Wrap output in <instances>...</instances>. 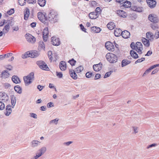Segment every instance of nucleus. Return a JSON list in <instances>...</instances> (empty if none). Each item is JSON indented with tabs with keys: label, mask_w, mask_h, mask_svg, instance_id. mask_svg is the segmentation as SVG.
<instances>
[{
	"label": "nucleus",
	"mask_w": 159,
	"mask_h": 159,
	"mask_svg": "<svg viewBox=\"0 0 159 159\" xmlns=\"http://www.w3.org/2000/svg\"><path fill=\"white\" fill-rule=\"evenodd\" d=\"M57 16L56 12L53 10L51 11L49 13L48 17H47V20H48L51 23H54L57 21Z\"/></svg>",
	"instance_id": "nucleus-1"
},
{
	"label": "nucleus",
	"mask_w": 159,
	"mask_h": 159,
	"mask_svg": "<svg viewBox=\"0 0 159 159\" xmlns=\"http://www.w3.org/2000/svg\"><path fill=\"white\" fill-rule=\"evenodd\" d=\"M106 57L107 61L110 63H116L118 60L117 56L112 53H107L106 55Z\"/></svg>",
	"instance_id": "nucleus-2"
},
{
	"label": "nucleus",
	"mask_w": 159,
	"mask_h": 159,
	"mask_svg": "<svg viewBox=\"0 0 159 159\" xmlns=\"http://www.w3.org/2000/svg\"><path fill=\"white\" fill-rule=\"evenodd\" d=\"M34 78V74L33 72H31L27 76L24 77L23 79L25 85H28L31 84Z\"/></svg>",
	"instance_id": "nucleus-3"
},
{
	"label": "nucleus",
	"mask_w": 159,
	"mask_h": 159,
	"mask_svg": "<svg viewBox=\"0 0 159 159\" xmlns=\"http://www.w3.org/2000/svg\"><path fill=\"white\" fill-rule=\"evenodd\" d=\"M39 55V52L36 51H34L31 52H27L25 54L22 55V57L23 58L30 57L32 58H35L38 57Z\"/></svg>",
	"instance_id": "nucleus-4"
},
{
	"label": "nucleus",
	"mask_w": 159,
	"mask_h": 159,
	"mask_svg": "<svg viewBox=\"0 0 159 159\" xmlns=\"http://www.w3.org/2000/svg\"><path fill=\"white\" fill-rule=\"evenodd\" d=\"M143 49V45L142 43L138 42L136 43L135 50L139 54H141L142 53V50Z\"/></svg>",
	"instance_id": "nucleus-5"
},
{
	"label": "nucleus",
	"mask_w": 159,
	"mask_h": 159,
	"mask_svg": "<svg viewBox=\"0 0 159 159\" xmlns=\"http://www.w3.org/2000/svg\"><path fill=\"white\" fill-rule=\"evenodd\" d=\"M148 19L150 21L154 23H157L158 21L157 17L154 14H150L148 16Z\"/></svg>",
	"instance_id": "nucleus-6"
},
{
	"label": "nucleus",
	"mask_w": 159,
	"mask_h": 159,
	"mask_svg": "<svg viewBox=\"0 0 159 159\" xmlns=\"http://www.w3.org/2000/svg\"><path fill=\"white\" fill-rule=\"evenodd\" d=\"M25 37L27 40L29 42L33 43L35 42V38L30 34H26Z\"/></svg>",
	"instance_id": "nucleus-7"
},
{
	"label": "nucleus",
	"mask_w": 159,
	"mask_h": 159,
	"mask_svg": "<svg viewBox=\"0 0 159 159\" xmlns=\"http://www.w3.org/2000/svg\"><path fill=\"white\" fill-rule=\"evenodd\" d=\"M52 44L54 46H58L60 44V41L59 38L56 37H53L51 39Z\"/></svg>",
	"instance_id": "nucleus-8"
},
{
	"label": "nucleus",
	"mask_w": 159,
	"mask_h": 159,
	"mask_svg": "<svg viewBox=\"0 0 159 159\" xmlns=\"http://www.w3.org/2000/svg\"><path fill=\"white\" fill-rule=\"evenodd\" d=\"M105 47L107 49L110 51H113L114 50V46L112 43L108 42L105 43Z\"/></svg>",
	"instance_id": "nucleus-9"
},
{
	"label": "nucleus",
	"mask_w": 159,
	"mask_h": 159,
	"mask_svg": "<svg viewBox=\"0 0 159 159\" xmlns=\"http://www.w3.org/2000/svg\"><path fill=\"white\" fill-rule=\"evenodd\" d=\"M38 17L39 20L43 22L47 20V17L42 12H39L38 13Z\"/></svg>",
	"instance_id": "nucleus-10"
},
{
	"label": "nucleus",
	"mask_w": 159,
	"mask_h": 159,
	"mask_svg": "<svg viewBox=\"0 0 159 159\" xmlns=\"http://www.w3.org/2000/svg\"><path fill=\"white\" fill-rule=\"evenodd\" d=\"M102 66V64L100 62L98 64L94 65L93 66V68L94 71H98L101 70Z\"/></svg>",
	"instance_id": "nucleus-11"
},
{
	"label": "nucleus",
	"mask_w": 159,
	"mask_h": 159,
	"mask_svg": "<svg viewBox=\"0 0 159 159\" xmlns=\"http://www.w3.org/2000/svg\"><path fill=\"white\" fill-rule=\"evenodd\" d=\"M147 2L148 6L151 8L155 7L156 4V2L154 0H147Z\"/></svg>",
	"instance_id": "nucleus-12"
},
{
	"label": "nucleus",
	"mask_w": 159,
	"mask_h": 159,
	"mask_svg": "<svg viewBox=\"0 0 159 159\" xmlns=\"http://www.w3.org/2000/svg\"><path fill=\"white\" fill-rule=\"evenodd\" d=\"M41 142L38 140H34L30 143V145L32 147L35 148L40 145Z\"/></svg>",
	"instance_id": "nucleus-13"
},
{
	"label": "nucleus",
	"mask_w": 159,
	"mask_h": 159,
	"mask_svg": "<svg viewBox=\"0 0 159 159\" xmlns=\"http://www.w3.org/2000/svg\"><path fill=\"white\" fill-rule=\"evenodd\" d=\"M59 67L60 69L62 71L65 70L66 68V63L63 61H61L59 64Z\"/></svg>",
	"instance_id": "nucleus-14"
},
{
	"label": "nucleus",
	"mask_w": 159,
	"mask_h": 159,
	"mask_svg": "<svg viewBox=\"0 0 159 159\" xmlns=\"http://www.w3.org/2000/svg\"><path fill=\"white\" fill-rule=\"evenodd\" d=\"M117 14L120 17L125 18L126 17L127 14L122 10H119L117 11Z\"/></svg>",
	"instance_id": "nucleus-15"
},
{
	"label": "nucleus",
	"mask_w": 159,
	"mask_h": 159,
	"mask_svg": "<svg viewBox=\"0 0 159 159\" xmlns=\"http://www.w3.org/2000/svg\"><path fill=\"white\" fill-rule=\"evenodd\" d=\"M122 37L125 39H127L130 36V33L126 30H124L122 32Z\"/></svg>",
	"instance_id": "nucleus-16"
},
{
	"label": "nucleus",
	"mask_w": 159,
	"mask_h": 159,
	"mask_svg": "<svg viewBox=\"0 0 159 159\" xmlns=\"http://www.w3.org/2000/svg\"><path fill=\"white\" fill-rule=\"evenodd\" d=\"M69 72L71 77L74 80H76L77 79V75L73 70H70Z\"/></svg>",
	"instance_id": "nucleus-17"
},
{
	"label": "nucleus",
	"mask_w": 159,
	"mask_h": 159,
	"mask_svg": "<svg viewBox=\"0 0 159 159\" xmlns=\"http://www.w3.org/2000/svg\"><path fill=\"white\" fill-rule=\"evenodd\" d=\"M146 37L150 40H153L154 36L153 34L151 32H147L146 33Z\"/></svg>",
	"instance_id": "nucleus-18"
},
{
	"label": "nucleus",
	"mask_w": 159,
	"mask_h": 159,
	"mask_svg": "<svg viewBox=\"0 0 159 159\" xmlns=\"http://www.w3.org/2000/svg\"><path fill=\"white\" fill-rule=\"evenodd\" d=\"M30 15V10L29 9L26 8L24 11V19L25 20H27Z\"/></svg>",
	"instance_id": "nucleus-19"
},
{
	"label": "nucleus",
	"mask_w": 159,
	"mask_h": 159,
	"mask_svg": "<svg viewBox=\"0 0 159 159\" xmlns=\"http://www.w3.org/2000/svg\"><path fill=\"white\" fill-rule=\"evenodd\" d=\"M98 17V15L96 13V12H91L89 14V18L92 19H96Z\"/></svg>",
	"instance_id": "nucleus-20"
},
{
	"label": "nucleus",
	"mask_w": 159,
	"mask_h": 159,
	"mask_svg": "<svg viewBox=\"0 0 159 159\" xmlns=\"http://www.w3.org/2000/svg\"><path fill=\"white\" fill-rule=\"evenodd\" d=\"M11 80L14 83L18 84L20 82L19 77L16 75H14L11 78Z\"/></svg>",
	"instance_id": "nucleus-21"
},
{
	"label": "nucleus",
	"mask_w": 159,
	"mask_h": 159,
	"mask_svg": "<svg viewBox=\"0 0 159 159\" xmlns=\"http://www.w3.org/2000/svg\"><path fill=\"white\" fill-rule=\"evenodd\" d=\"M122 31L120 29L116 28L114 31V34L116 37H119L122 35Z\"/></svg>",
	"instance_id": "nucleus-22"
},
{
	"label": "nucleus",
	"mask_w": 159,
	"mask_h": 159,
	"mask_svg": "<svg viewBox=\"0 0 159 159\" xmlns=\"http://www.w3.org/2000/svg\"><path fill=\"white\" fill-rule=\"evenodd\" d=\"M9 74L7 70H5L2 72L1 74V77L2 78H7L9 77Z\"/></svg>",
	"instance_id": "nucleus-23"
},
{
	"label": "nucleus",
	"mask_w": 159,
	"mask_h": 159,
	"mask_svg": "<svg viewBox=\"0 0 159 159\" xmlns=\"http://www.w3.org/2000/svg\"><path fill=\"white\" fill-rule=\"evenodd\" d=\"M11 106L12 108H14L16 102V98L14 95L11 96Z\"/></svg>",
	"instance_id": "nucleus-24"
},
{
	"label": "nucleus",
	"mask_w": 159,
	"mask_h": 159,
	"mask_svg": "<svg viewBox=\"0 0 159 159\" xmlns=\"http://www.w3.org/2000/svg\"><path fill=\"white\" fill-rule=\"evenodd\" d=\"M131 61L127 59H123L121 62V66L124 67L131 63Z\"/></svg>",
	"instance_id": "nucleus-25"
},
{
	"label": "nucleus",
	"mask_w": 159,
	"mask_h": 159,
	"mask_svg": "<svg viewBox=\"0 0 159 159\" xmlns=\"http://www.w3.org/2000/svg\"><path fill=\"white\" fill-rule=\"evenodd\" d=\"M142 41L144 45L147 47H148L149 46V41L147 39L145 38L142 39Z\"/></svg>",
	"instance_id": "nucleus-26"
},
{
	"label": "nucleus",
	"mask_w": 159,
	"mask_h": 159,
	"mask_svg": "<svg viewBox=\"0 0 159 159\" xmlns=\"http://www.w3.org/2000/svg\"><path fill=\"white\" fill-rule=\"evenodd\" d=\"M130 53L131 57L134 59L137 58L139 57L138 54L133 50H131L130 51Z\"/></svg>",
	"instance_id": "nucleus-27"
},
{
	"label": "nucleus",
	"mask_w": 159,
	"mask_h": 159,
	"mask_svg": "<svg viewBox=\"0 0 159 159\" xmlns=\"http://www.w3.org/2000/svg\"><path fill=\"white\" fill-rule=\"evenodd\" d=\"M107 27L110 30H112L114 28L115 25L113 22H110L107 24Z\"/></svg>",
	"instance_id": "nucleus-28"
},
{
	"label": "nucleus",
	"mask_w": 159,
	"mask_h": 159,
	"mask_svg": "<svg viewBox=\"0 0 159 159\" xmlns=\"http://www.w3.org/2000/svg\"><path fill=\"white\" fill-rule=\"evenodd\" d=\"M123 3L122 6L125 7L129 8L131 6V3L129 1H127L123 2Z\"/></svg>",
	"instance_id": "nucleus-29"
},
{
	"label": "nucleus",
	"mask_w": 159,
	"mask_h": 159,
	"mask_svg": "<svg viewBox=\"0 0 159 159\" xmlns=\"http://www.w3.org/2000/svg\"><path fill=\"white\" fill-rule=\"evenodd\" d=\"M91 30L93 32L96 33H99L101 31V29L100 28L96 26L92 27Z\"/></svg>",
	"instance_id": "nucleus-30"
},
{
	"label": "nucleus",
	"mask_w": 159,
	"mask_h": 159,
	"mask_svg": "<svg viewBox=\"0 0 159 159\" xmlns=\"http://www.w3.org/2000/svg\"><path fill=\"white\" fill-rule=\"evenodd\" d=\"M38 3L41 7H44L46 4V1L45 0H38Z\"/></svg>",
	"instance_id": "nucleus-31"
},
{
	"label": "nucleus",
	"mask_w": 159,
	"mask_h": 159,
	"mask_svg": "<svg viewBox=\"0 0 159 159\" xmlns=\"http://www.w3.org/2000/svg\"><path fill=\"white\" fill-rule=\"evenodd\" d=\"M15 91L19 93H21V89L20 86L19 85L15 86L14 87Z\"/></svg>",
	"instance_id": "nucleus-32"
},
{
	"label": "nucleus",
	"mask_w": 159,
	"mask_h": 159,
	"mask_svg": "<svg viewBox=\"0 0 159 159\" xmlns=\"http://www.w3.org/2000/svg\"><path fill=\"white\" fill-rule=\"evenodd\" d=\"M49 32L48 27H45L43 30V35L48 36Z\"/></svg>",
	"instance_id": "nucleus-33"
},
{
	"label": "nucleus",
	"mask_w": 159,
	"mask_h": 159,
	"mask_svg": "<svg viewBox=\"0 0 159 159\" xmlns=\"http://www.w3.org/2000/svg\"><path fill=\"white\" fill-rule=\"evenodd\" d=\"M84 69V68L82 66H80L76 69L75 71L77 73H79L81 72Z\"/></svg>",
	"instance_id": "nucleus-34"
},
{
	"label": "nucleus",
	"mask_w": 159,
	"mask_h": 159,
	"mask_svg": "<svg viewBox=\"0 0 159 159\" xmlns=\"http://www.w3.org/2000/svg\"><path fill=\"white\" fill-rule=\"evenodd\" d=\"M58 120L59 119L58 118H56L51 120L49 122V124H54L55 125H57Z\"/></svg>",
	"instance_id": "nucleus-35"
},
{
	"label": "nucleus",
	"mask_w": 159,
	"mask_h": 159,
	"mask_svg": "<svg viewBox=\"0 0 159 159\" xmlns=\"http://www.w3.org/2000/svg\"><path fill=\"white\" fill-rule=\"evenodd\" d=\"M152 69H153V68H152V67L151 66L145 71V72L143 75V76H145V75H146L148 74L150 72L151 70Z\"/></svg>",
	"instance_id": "nucleus-36"
},
{
	"label": "nucleus",
	"mask_w": 159,
	"mask_h": 159,
	"mask_svg": "<svg viewBox=\"0 0 159 159\" xmlns=\"http://www.w3.org/2000/svg\"><path fill=\"white\" fill-rule=\"evenodd\" d=\"M6 110L7 111H7L6 112H5V114L6 116H8L9 115H10V111H10V105H7V107Z\"/></svg>",
	"instance_id": "nucleus-37"
},
{
	"label": "nucleus",
	"mask_w": 159,
	"mask_h": 159,
	"mask_svg": "<svg viewBox=\"0 0 159 159\" xmlns=\"http://www.w3.org/2000/svg\"><path fill=\"white\" fill-rule=\"evenodd\" d=\"M39 47H41V48L43 50H45V46L44 42L43 41H40L39 43Z\"/></svg>",
	"instance_id": "nucleus-38"
},
{
	"label": "nucleus",
	"mask_w": 159,
	"mask_h": 159,
	"mask_svg": "<svg viewBox=\"0 0 159 159\" xmlns=\"http://www.w3.org/2000/svg\"><path fill=\"white\" fill-rule=\"evenodd\" d=\"M68 62L70 63L72 66H74L76 63V61L74 59H72L68 61Z\"/></svg>",
	"instance_id": "nucleus-39"
},
{
	"label": "nucleus",
	"mask_w": 159,
	"mask_h": 159,
	"mask_svg": "<svg viewBox=\"0 0 159 159\" xmlns=\"http://www.w3.org/2000/svg\"><path fill=\"white\" fill-rule=\"evenodd\" d=\"M45 63L44 61H38L37 64L40 68H43L42 65H43Z\"/></svg>",
	"instance_id": "nucleus-40"
},
{
	"label": "nucleus",
	"mask_w": 159,
	"mask_h": 159,
	"mask_svg": "<svg viewBox=\"0 0 159 159\" xmlns=\"http://www.w3.org/2000/svg\"><path fill=\"white\" fill-rule=\"evenodd\" d=\"M52 53L51 51H49L48 52V56L50 61H52L53 60V57L52 56Z\"/></svg>",
	"instance_id": "nucleus-41"
},
{
	"label": "nucleus",
	"mask_w": 159,
	"mask_h": 159,
	"mask_svg": "<svg viewBox=\"0 0 159 159\" xmlns=\"http://www.w3.org/2000/svg\"><path fill=\"white\" fill-rule=\"evenodd\" d=\"M93 76V73L91 72H88L86 73L85 76L87 78H90Z\"/></svg>",
	"instance_id": "nucleus-42"
},
{
	"label": "nucleus",
	"mask_w": 159,
	"mask_h": 159,
	"mask_svg": "<svg viewBox=\"0 0 159 159\" xmlns=\"http://www.w3.org/2000/svg\"><path fill=\"white\" fill-rule=\"evenodd\" d=\"M26 2L25 0H18L19 4L21 6L25 5V4Z\"/></svg>",
	"instance_id": "nucleus-43"
},
{
	"label": "nucleus",
	"mask_w": 159,
	"mask_h": 159,
	"mask_svg": "<svg viewBox=\"0 0 159 159\" xmlns=\"http://www.w3.org/2000/svg\"><path fill=\"white\" fill-rule=\"evenodd\" d=\"M43 68H40L43 70H48L49 69V68L46 64L45 63H44V64H43V65H42Z\"/></svg>",
	"instance_id": "nucleus-44"
},
{
	"label": "nucleus",
	"mask_w": 159,
	"mask_h": 159,
	"mask_svg": "<svg viewBox=\"0 0 159 159\" xmlns=\"http://www.w3.org/2000/svg\"><path fill=\"white\" fill-rule=\"evenodd\" d=\"M46 151V148L45 147H43L42 148L40 149H39V152H42L43 154Z\"/></svg>",
	"instance_id": "nucleus-45"
},
{
	"label": "nucleus",
	"mask_w": 159,
	"mask_h": 159,
	"mask_svg": "<svg viewBox=\"0 0 159 159\" xmlns=\"http://www.w3.org/2000/svg\"><path fill=\"white\" fill-rule=\"evenodd\" d=\"M101 11V10L100 7H97L96 9L95 12H96V13L98 15V16L99 14L100 13Z\"/></svg>",
	"instance_id": "nucleus-46"
},
{
	"label": "nucleus",
	"mask_w": 159,
	"mask_h": 159,
	"mask_svg": "<svg viewBox=\"0 0 159 159\" xmlns=\"http://www.w3.org/2000/svg\"><path fill=\"white\" fill-rule=\"evenodd\" d=\"M151 27L152 29L154 30H156L158 28V27L157 25L152 24L151 25Z\"/></svg>",
	"instance_id": "nucleus-47"
},
{
	"label": "nucleus",
	"mask_w": 159,
	"mask_h": 159,
	"mask_svg": "<svg viewBox=\"0 0 159 159\" xmlns=\"http://www.w3.org/2000/svg\"><path fill=\"white\" fill-rule=\"evenodd\" d=\"M154 36V38L156 39H158L159 38V31L157 30L155 32Z\"/></svg>",
	"instance_id": "nucleus-48"
},
{
	"label": "nucleus",
	"mask_w": 159,
	"mask_h": 159,
	"mask_svg": "<svg viewBox=\"0 0 159 159\" xmlns=\"http://www.w3.org/2000/svg\"><path fill=\"white\" fill-rule=\"evenodd\" d=\"M145 59V58L142 57L141 59H138L135 62V64H137L138 63H139L144 61Z\"/></svg>",
	"instance_id": "nucleus-49"
},
{
	"label": "nucleus",
	"mask_w": 159,
	"mask_h": 159,
	"mask_svg": "<svg viewBox=\"0 0 159 159\" xmlns=\"http://www.w3.org/2000/svg\"><path fill=\"white\" fill-rule=\"evenodd\" d=\"M5 105L4 103L0 101V110H2L5 108Z\"/></svg>",
	"instance_id": "nucleus-50"
},
{
	"label": "nucleus",
	"mask_w": 159,
	"mask_h": 159,
	"mask_svg": "<svg viewBox=\"0 0 159 159\" xmlns=\"http://www.w3.org/2000/svg\"><path fill=\"white\" fill-rule=\"evenodd\" d=\"M29 4H34L36 2V0H25Z\"/></svg>",
	"instance_id": "nucleus-51"
},
{
	"label": "nucleus",
	"mask_w": 159,
	"mask_h": 159,
	"mask_svg": "<svg viewBox=\"0 0 159 159\" xmlns=\"http://www.w3.org/2000/svg\"><path fill=\"white\" fill-rule=\"evenodd\" d=\"M30 116L31 117H33L34 119L37 118V115L36 114L30 113Z\"/></svg>",
	"instance_id": "nucleus-52"
},
{
	"label": "nucleus",
	"mask_w": 159,
	"mask_h": 159,
	"mask_svg": "<svg viewBox=\"0 0 159 159\" xmlns=\"http://www.w3.org/2000/svg\"><path fill=\"white\" fill-rule=\"evenodd\" d=\"M57 76L60 78H62L63 76V75L61 72H56Z\"/></svg>",
	"instance_id": "nucleus-53"
},
{
	"label": "nucleus",
	"mask_w": 159,
	"mask_h": 159,
	"mask_svg": "<svg viewBox=\"0 0 159 159\" xmlns=\"http://www.w3.org/2000/svg\"><path fill=\"white\" fill-rule=\"evenodd\" d=\"M9 28V25L8 24L6 25L4 27V28L3 29V30L4 31V29H5L6 32L8 31ZM4 32V31H3Z\"/></svg>",
	"instance_id": "nucleus-54"
},
{
	"label": "nucleus",
	"mask_w": 159,
	"mask_h": 159,
	"mask_svg": "<svg viewBox=\"0 0 159 159\" xmlns=\"http://www.w3.org/2000/svg\"><path fill=\"white\" fill-rule=\"evenodd\" d=\"M112 72V71H110L109 72H107L105 75H104V78H107L111 74V73Z\"/></svg>",
	"instance_id": "nucleus-55"
},
{
	"label": "nucleus",
	"mask_w": 159,
	"mask_h": 159,
	"mask_svg": "<svg viewBox=\"0 0 159 159\" xmlns=\"http://www.w3.org/2000/svg\"><path fill=\"white\" fill-rule=\"evenodd\" d=\"M44 88V86L40 85H38L37 87L39 91H41Z\"/></svg>",
	"instance_id": "nucleus-56"
},
{
	"label": "nucleus",
	"mask_w": 159,
	"mask_h": 159,
	"mask_svg": "<svg viewBox=\"0 0 159 159\" xmlns=\"http://www.w3.org/2000/svg\"><path fill=\"white\" fill-rule=\"evenodd\" d=\"M130 46L131 48L133 49H135L136 45H135V43L134 42H132L130 44Z\"/></svg>",
	"instance_id": "nucleus-57"
},
{
	"label": "nucleus",
	"mask_w": 159,
	"mask_h": 159,
	"mask_svg": "<svg viewBox=\"0 0 159 159\" xmlns=\"http://www.w3.org/2000/svg\"><path fill=\"white\" fill-rule=\"evenodd\" d=\"M80 25L81 30L84 32H86V29L84 28L83 25L82 24Z\"/></svg>",
	"instance_id": "nucleus-58"
},
{
	"label": "nucleus",
	"mask_w": 159,
	"mask_h": 159,
	"mask_svg": "<svg viewBox=\"0 0 159 159\" xmlns=\"http://www.w3.org/2000/svg\"><path fill=\"white\" fill-rule=\"evenodd\" d=\"M142 11L143 8L142 7H137L136 11L141 12H142Z\"/></svg>",
	"instance_id": "nucleus-59"
},
{
	"label": "nucleus",
	"mask_w": 159,
	"mask_h": 159,
	"mask_svg": "<svg viewBox=\"0 0 159 159\" xmlns=\"http://www.w3.org/2000/svg\"><path fill=\"white\" fill-rule=\"evenodd\" d=\"M101 75L100 74H97L95 75L94 79L95 80H97L100 78L101 77Z\"/></svg>",
	"instance_id": "nucleus-60"
},
{
	"label": "nucleus",
	"mask_w": 159,
	"mask_h": 159,
	"mask_svg": "<svg viewBox=\"0 0 159 159\" xmlns=\"http://www.w3.org/2000/svg\"><path fill=\"white\" fill-rule=\"evenodd\" d=\"M73 143L72 141H69L66 142H64L63 143V145H66L67 146H69L70 144H71Z\"/></svg>",
	"instance_id": "nucleus-61"
},
{
	"label": "nucleus",
	"mask_w": 159,
	"mask_h": 159,
	"mask_svg": "<svg viewBox=\"0 0 159 159\" xmlns=\"http://www.w3.org/2000/svg\"><path fill=\"white\" fill-rule=\"evenodd\" d=\"M157 145V144L155 143H153L152 144L150 145L147 146V149H149V148L153 147H155Z\"/></svg>",
	"instance_id": "nucleus-62"
},
{
	"label": "nucleus",
	"mask_w": 159,
	"mask_h": 159,
	"mask_svg": "<svg viewBox=\"0 0 159 159\" xmlns=\"http://www.w3.org/2000/svg\"><path fill=\"white\" fill-rule=\"evenodd\" d=\"M13 31H17L19 30V28L18 26H14L12 27Z\"/></svg>",
	"instance_id": "nucleus-63"
},
{
	"label": "nucleus",
	"mask_w": 159,
	"mask_h": 159,
	"mask_svg": "<svg viewBox=\"0 0 159 159\" xmlns=\"http://www.w3.org/2000/svg\"><path fill=\"white\" fill-rule=\"evenodd\" d=\"M152 53V52L151 51H149L148 52L147 54L145 55V56H150Z\"/></svg>",
	"instance_id": "nucleus-64"
}]
</instances>
